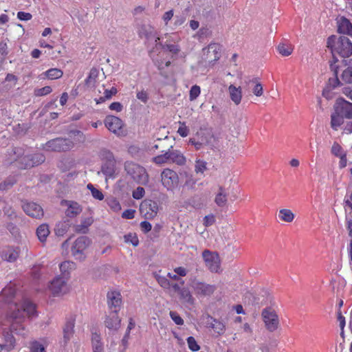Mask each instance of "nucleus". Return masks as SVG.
<instances>
[{
  "label": "nucleus",
  "instance_id": "58836bf2",
  "mask_svg": "<svg viewBox=\"0 0 352 352\" xmlns=\"http://www.w3.org/2000/svg\"><path fill=\"white\" fill-rule=\"evenodd\" d=\"M210 327L218 334L221 335L224 333L226 330L225 324L212 318H211V322L210 324Z\"/></svg>",
  "mask_w": 352,
  "mask_h": 352
},
{
  "label": "nucleus",
  "instance_id": "79ce46f5",
  "mask_svg": "<svg viewBox=\"0 0 352 352\" xmlns=\"http://www.w3.org/2000/svg\"><path fill=\"white\" fill-rule=\"evenodd\" d=\"M277 50L282 56H288L292 53L294 48L291 45L280 43Z\"/></svg>",
  "mask_w": 352,
  "mask_h": 352
},
{
  "label": "nucleus",
  "instance_id": "1a4fd4ad",
  "mask_svg": "<svg viewBox=\"0 0 352 352\" xmlns=\"http://www.w3.org/2000/svg\"><path fill=\"white\" fill-rule=\"evenodd\" d=\"M105 126L118 137H123L126 135L124 129V123L121 119L114 116H108L104 119Z\"/></svg>",
  "mask_w": 352,
  "mask_h": 352
},
{
  "label": "nucleus",
  "instance_id": "20e7f679",
  "mask_svg": "<svg viewBox=\"0 0 352 352\" xmlns=\"http://www.w3.org/2000/svg\"><path fill=\"white\" fill-rule=\"evenodd\" d=\"M124 168L127 174L137 183L142 185L148 183V175L143 166L132 162H127L125 163Z\"/></svg>",
  "mask_w": 352,
  "mask_h": 352
},
{
  "label": "nucleus",
  "instance_id": "ddd939ff",
  "mask_svg": "<svg viewBox=\"0 0 352 352\" xmlns=\"http://www.w3.org/2000/svg\"><path fill=\"white\" fill-rule=\"evenodd\" d=\"M107 297L108 307L110 312H115L118 314L122 303L120 293L116 291H111L107 293Z\"/></svg>",
  "mask_w": 352,
  "mask_h": 352
},
{
  "label": "nucleus",
  "instance_id": "c9c22d12",
  "mask_svg": "<svg viewBox=\"0 0 352 352\" xmlns=\"http://www.w3.org/2000/svg\"><path fill=\"white\" fill-rule=\"evenodd\" d=\"M344 116L341 114L338 113L336 110L335 113L331 115V126L334 130H338V128L340 127L342 124H344Z\"/></svg>",
  "mask_w": 352,
  "mask_h": 352
},
{
  "label": "nucleus",
  "instance_id": "c756f323",
  "mask_svg": "<svg viewBox=\"0 0 352 352\" xmlns=\"http://www.w3.org/2000/svg\"><path fill=\"white\" fill-rule=\"evenodd\" d=\"M16 294V289L13 285H10L3 289L1 293V297L6 302L10 303L12 302V298Z\"/></svg>",
  "mask_w": 352,
  "mask_h": 352
},
{
  "label": "nucleus",
  "instance_id": "603ef678",
  "mask_svg": "<svg viewBox=\"0 0 352 352\" xmlns=\"http://www.w3.org/2000/svg\"><path fill=\"white\" fill-rule=\"evenodd\" d=\"M137 98L142 102L146 104L149 99L148 92L144 89L138 90L136 93Z\"/></svg>",
  "mask_w": 352,
  "mask_h": 352
},
{
  "label": "nucleus",
  "instance_id": "5701e85b",
  "mask_svg": "<svg viewBox=\"0 0 352 352\" xmlns=\"http://www.w3.org/2000/svg\"><path fill=\"white\" fill-rule=\"evenodd\" d=\"M76 267V263L71 261H65L61 263L59 265V268L61 273L60 276L68 280L71 272L74 270Z\"/></svg>",
  "mask_w": 352,
  "mask_h": 352
},
{
  "label": "nucleus",
  "instance_id": "9d476101",
  "mask_svg": "<svg viewBox=\"0 0 352 352\" xmlns=\"http://www.w3.org/2000/svg\"><path fill=\"white\" fill-rule=\"evenodd\" d=\"M182 286L179 284L174 283L172 284V289L177 293L179 301L186 305H192L195 302V298L192 295L190 289L184 286V281L181 283Z\"/></svg>",
  "mask_w": 352,
  "mask_h": 352
},
{
  "label": "nucleus",
  "instance_id": "423d86ee",
  "mask_svg": "<svg viewBox=\"0 0 352 352\" xmlns=\"http://www.w3.org/2000/svg\"><path fill=\"white\" fill-rule=\"evenodd\" d=\"M91 244V240L85 236L77 238L71 248L72 255L76 260L83 261L86 257V251Z\"/></svg>",
  "mask_w": 352,
  "mask_h": 352
},
{
  "label": "nucleus",
  "instance_id": "4d7b16f0",
  "mask_svg": "<svg viewBox=\"0 0 352 352\" xmlns=\"http://www.w3.org/2000/svg\"><path fill=\"white\" fill-rule=\"evenodd\" d=\"M173 29H176L177 27L182 25L185 23L186 19L184 15H176L173 18Z\"/></svg>",
  "mask_w": 352,
  "mask_h": 352
},
{
  "label": "nucleus",
  "instance_id": "864d4df0",
  "mask_svg": "<svg viewBox=\"0 0 352 352\" xmlns=\"http://www.w3.org/2000/svg\"><path fill=\"white\" fill-rule=\"evenodd\" d=\"M201 93V89L199 86L198 85H193L189 93V99L190 101H193L199 96Z\"/></svg>",
  "mask_w": 352,
  "mask_h": 352
},
{
  "label": "nucleus",
  "instance_id": "c85d7f7f",
  "mask_svg": "<svg viewBox=\"0 0 352 352\" xmlns=\"http://www.w3.org/2000/svg\"><path fill=\"white\" fill-rule=\"evenodd\" d=\"M75 322L74 320L70 319L66 322L63 327V340L67 343L72 338L74 334Z\"/></svg>",
  "mask_w": 352,
  "mask_h": 352
},
{
  "label": "nucleus",
  "instance_id": "2eb2a0df",
  "mask_svg": "<svg viewBox=\"0 0 352 352\" xmlns=\"http://www.w3.org/2000/svg\"><path fill=\"white\" fill-rule=\"evenodd\" d=\"M243 87L248 91L252 89V93L257 97L261 96L263 94V86L257 78L246 77L244 79Z\"/></svg>",
  "mask_w": 352,
  "mask_h": 352
},
{
  "label": "nucleus",
  "instance_id": "f3484780",
  "mask_svg": "<svg viewBox=\"0 0 352 352\" xmlns=\"http://www.w3.org/2000/svg\"><path fill=\"white\" fill-rule=\"evenodd\" d=\"M157 204L151 200L144 201L140 205V211L147 219L153 218L157 212Z\"/></svg>",
  "mask_w": 352,
  "mask_h": 352
},
{
  "label": "nucleus",
  "instance_id": "6e6552de",
  "mask_svg": "<svg viewBox=\"0 0 352 352\" xmlns=\"http://www.w3.org/2000/svg\"><path fill=\"white\" fill-rule=\"evenodd\" d=\"M74 143L69 139L56 138L48 141L44 146V149L47 151H67L72 149Z\"/></svg>",
  "mask_w": 352,
  "mask_h": 352
},
{
  "label": "nucleus",
  "instance_id": "c03bdc74",
  "mask_svg": "<svg viewBox=\"0 0 352 352\" xmlns=\"http://www.w3.org/2000/svg\"><path fill=\"white\" fill-rule=\"evenodd\" d=\"M207 170L206 162L201 160H197L195 165V172L197 174L204 175V172Z\"/></svg>",
  "mask_w": 352,
  "mask_h": 352
},
{
  "label": "nucleus",
  "instance_id": "e2e57ef3",
  "mask_svg": "<svg viewBox=\"0 0 352 352\" xmlns=\"http://www.w3.org/2000/svg\"><path fill=\"white\" fill-rule=\"evenodd\" d=\"M170 316L176 324L182 325L184 324V320L177 312L170 311Z\"/></svg>",
  "mask_w": 352,
  "mask_h": 352
},
{
  "label": "nucleus",
  "instance_id": "7ed1b4c3",
  "mask_svg": "<svg viewBox=\"0 0 352 352\" xmlns=\"http://www.w3.org/2000/svg\"><path fill=\"white\" fill-rule=\"evenodd\" d=\"M327 47L333 55L337 54L342 57H349L352 54V43L344 36H329L327 39Z\"/></svg>",
  "mask_w": 352,
  "mask_h": 352
},
{
  "label": "nucleus",
  "instance_id": "dca6fc26",
  "mask_svg": "<svg viewBox=\"0 0 352 352\" xmlns=\"http://www.w3.org/2000/svg\"><path fill=\"white\" fill-rule=\"evenodd\" d=\"M336 110L346 119H352V103L340 98L337 100Z\"/></svg>",
  "mask_w": 352,
  "mask_h": 352
},
{
  "label": "nucleus",
  "instance_id": "f257e3e1",
  "mask_svg": "<svg viewBox=\"0 0 352 352\" xmlns=\"http://www.w3.org/2000/svg\"><path fill=\"white\" fill-rule=\"evenodd\" d=\"M14 309L10 307L12 313L8 316L6 320L2 324L3 326H10L11 332L22 336L25 335V329L21 324L25 316L33 317L35 314V306L33 303L28 300H25L21 305H18L16 302L13 305Z\"/></svg>",
  "mask_w": 352,
  "mask_h": 352
},
{
  "label": "nucleus",
  "instance_id": "f704fd0d",
  "mask_svg": "<svg viewBox=\"0 0 352 352\" xmlns=\"http://www.w3.org/2000/svg\"><path fill=\"white\" fill-rule=\"evenodd\" d=\"M47 78L50 80H56L60 78L63 75V72L58 68H52L42 74Z\"/></svg>",
  "mask_w": 352,
  "mask_h": 352
},
{
  "label": "nucleus",
  "instance_id": "a19ab883",
  "mask_svg": "<svg viewBox=\"0 0 352 352\" xmlns=\"http://www.w3.org/2000/svg\"><path fill=\"white\" fill-rule=\"evenodd\" d=\"M93 223L91 218H87L82 220L80 224L77 225L75 228V230L77 232L86 233L88 230V227Z\"/></svg>",
  "mask_w": 352,
  "mask_h": 352
},
{
  "label": "nucleus",
  "instance_id": "0eeeda50",
  "mask_svg": "<svg viewBox=\"0 0 352 352\" xmlns=\"http://www.w3.org/2000/svg\"><path fill=\"white\" fill-rule=\"evenodd\" d=\"M161 182L167 190L173 191L179 186V178L175 170L167 168L161 173Z\"/></svg>",
  "mask_w": 352,
  "mask_h": 352
},
{
  "label": "nucleus",
  "instance_id": "9b49d317",
  "mask_svg": "<svg viewBox=\"0 0 352 352\" xmlns=\"http://www.w3.org/2000/svg\"><path fill=\"white\" fill-rule=\"evenodd\" d=\"M67 279L60 276H56L50 283L48 288L52 294L54 296H60L68 292L67 285Z\"/></svg>",
  "mask_w": 352,
  "mask_h": 352
},
{
  "label": "nucleus",
  "instance_id": "72a5a7b5",
  "mask_svg": "<svg viewBox=\"0 0 352 352\" xmlns=\"http://www.w3.org/2000/svg\"><path fill=\"white\" fill-rule=\"evenodd\" d=\"M50 233L49 226L45 223L40 225L36 229V235L41 243H44L46 241Z\"/></svg>",
  "mask_w": 352,
  "mask_h": 352
},
{
  "label": "nucleus",
  "instance_id": "37998d69",
  "mask_svg": "<svg viewBox=\"0 0 352 352\" xmlns=\"http://www.w3.org/2000/svg\"><path fill=\"white\" fill-rule=\"evenodd\" d=\"M5 341L6 344H3L6 346V352L12 350L15 344V339L14 336L11 334L7 332L4 334Z\"/></svg>",
  "mask_w": 352,
  "mask_h": 352
},
{
  "label": "nucleus",
  "instance_id": "7c9ffc66",
  "mask_svg": "<svg viewBox=\"0 0 352 352\" xmlns=\"http://www.w3.org/2000/svg\"><path fill=\"white\" fill-rule=\"evenodd\" d=\"M228 201V194L224 188L220 186L219 191L215 196L214 202L219 207H223Z\"/></svg>",
  "mask_w": 352,
  "mask_h": 352
},
{
  "label": "nucleus",
  "instance_id": "4468645a",
  "mask_svg": "<svg viewBox=\"0 0 352 352\" xmlns=\"http://www.w3.org/2000/svg\"><path fill=\"white\" fill-rule=\"evenodd\" d=\"M191 287L197 296H210L216 290L215 285L207 284L198 280H194L192 283Z\"/></svg>",
  "mask_w": 352,
  "mask_h": 352
},
{
  "label": "nucleus",
  "instance_id": "13d9d810",
  "mask_svg": "<svg viewBox=\"0 0 352 352\" xmlns=\"http://www.w3.org/2000/svg\"><path fill=\"white\" fill-rule=\"evenodd\" d=\"M52 89L50 86H45L44 87L36 89L34 91V94L36 96H46L52 92Z\"/></svg>",
  "mask_w": 352,
  "mask_h": 352
},
{
  "label": "nucleus",
  "instance_id": "f03ea898",
  "mask_svg": "<svg viewBox=\"0 0 352 352\" xmlns=\"http://www.w3.org/2000/svg\"><path fill=\"white\" fill-rule=\"evenodd\" d=\"M8 163L15 162L21 169H26L38 166L45 161V156L41 153L30 154L28 151L21 147H14L8 151Z\"/></svg>",
  "mask_w": 352,
  "mask_h": 352
},
{
  "label": "nucleus",
  "instance_id": "5fc2aeb1",
  "mask_svg": "<svg viewBox=\"0 0 352 352\" xmlns=\"http://www.w3.org/2000/svg\"><path fill=\"white\" fill-rule=\"evenodd\" d=\"M331 153L336 157H339L344 155L346 153L339 144H338L337 142H334L331 147Z\"/></svg>",
  "mask_w": 352,
  "mask_h": 352
},
{
  "label": "nucleus",
  "instance_id": "39448f33",
  "mask_svg": "<svg viewBox=\"0 0 352 352\" xmlns=\"http://www.w3.org/2000/svg\"><path fill=\"white\" fill-rule=\"evenodd\" d=\"M261 318L265 329L274 332L280 327V320L277 312L272 307H266L261 311Z\"/></svg>",
  "mask_w": 352,
  "mask_h": 352
},
{
  "label": "nucleus",
  "instance_id": "680f3d73",
  "mask_svg": "<svg viewBox=\"0 0 352 352\" xmlns=\"http://www.w3.org/2000/svg\"><path fill=\"white\" fill-rule=\"evenodd\" d=\"M177 133L183 138L188 136L189 134V129L186 126L185 122H179Z\"/></svg>",
  "mask_w": 352,
  "mask_h": 352
},
{
  "label": "nucleus",
  "instance_id": "69168bd1",
  "mask_svg": "<svg viewBox=\"0 0 352 352\" xmlns=\"http://www.w3.org/2000/svg\"><path fill=\"white\" fill-rule=\"evenodd\" d=\"M109 207L115 212L120 211L121 210V206L118 201L116 199H111L108 201Z\"/></svg>",
  "mask_w": 352,
  "mask_h": 352
},
{
  "label": "nucleus",
  "instance_id": "bf43d9fd",
  "mask_svg": "<svg viewBox=\"0 0 352 352\" xmlns=\"http://www.w3.org/2000/svg\"><path fill=\"white\" fill-rule=\"evenodd\" d=\"M191 204L196 209H201L205 206L202 199L198 196L192 198Z\"/></svg>",
  "mask_w": 352,
  "mask_h": 352
},
{
  "label": "nucleus",
  "instance_id": "f8f14e48",
  "mask_svg": "<svg viewBox=\"0 0 352 352\" xmlns=\"http://www.w3.org/2000/svg\"><path fill=\"white\" fill-rule=\"evenodd\" d=\"M203 258L206 267L212 272H219L220 259L217 254L211 252L209 250H204L202 253Z\"/></svg>",
  "mask_w": 352,
  "mask_h": 352
},
{
  "label": "nucleus",
  "instance_id": "bb28decb",
  "mask_svg": "<svg viewBox=\"0 0 352 352\" xmlns=\"http://www.w3.org/2000/svg\"><path fill=\"white\" fill-rule=\"evenodd\" d=\"M19 256V252L12 247H8L3 250L1 252V258L3 260L8 262L15 261Z\"/></svg>",
  "mask_w": 352,
  "mask_h": 352
},
{
  "label": "nucleus",
  "instance_id": "473e14b6",
  "mask_svg": "<svg viewBox=\"0 0 352 352\" xmlns=\"http://www.w3.org/2000/svg\"><path fill=\"white\" fill-rule=\"evenodd\" d=\"M221 46L217 43H211L207 47L208 58H212L214 60L220 58Z\"/></svg>",
  "mask_w": 352,
  "mask_h": 352
},
{
  "label": "nucleus",
  "instance_id": "412c9836",
  "mask_svg": "<svg viewBox=\"0 0 352 352\" xmlns=\"http://www.w3.org/2000/svg\"><path fill=\"white\" fill-rule=\"evenodd\" d=\"M120 319L118 314L115 312H109L104 320L105 327L109 329L117 330L120 327Z\"/></svg>",
  "mask_w": 352,
  "mask_h": 352
},
{
  "label": "nucleus",
  "instance_id": "49530a36",
  "mask_svg": "<svg viewBox=\"0 0 352 352\" xmlns=\"http://www.w3.org/2000/svg\"><path fill=\"white\" fill-rule=\"evenodd\" d=\"M124 242L126 243H131L133 246L136 247L139 244V239L135 233L130 232L124 236Z\"/></svg>",
  "mask_w": 352,
  "mask_h": 352
},
{
  "label": "nucleus",
  "instance_id": "6e6d98bb",
  "mask_svg": "<svg viewBox=\"0 0 352 352\" xmlns=\"http://www.w3.org/2000/svg\"><path fill=\"white\" fill-rule=\"evenodd\" d=\"M157 280L160 285L164 289H172V284L164 276H157Z\"/></svg>",
  "mask_w": 352,
  "mask_h": 352
},
{
  "label": "nucleus",
  "instance_id": "4c0bfd02",
  "mask_svg": "<svg viewBox=\"0 0 352 352\" xmlns=\"http://www.w3.org/2000/svg\"><path fill=\"white\" fill-rule=\"evenodd\" d=\"M115 162L113 160H109L102 166V173L107 176L111 177L115 172Z\"/></svg>",
  "mask_w": 352,
  "mask_h": 352
},
{
  "label": "nucleus",
  "instance_id": "a211bd4d",
  "mask_svg": "<svg viewBox=\"0 0 352 352\" xmlns=\"http://www.w3.org/2000/svg\"><path fill=\"white\" fill-rule=\"evenodd\" d=\"M23 209L28 215L34 218H41L43 216L42 207L34 202H27L23 204Z\"/></svg>",
  "mask_w": 352,
  "mask_h": 352
},
{
  "label": "nucleus",
  "instance_id": "393cba45",
  "mask_svg": "<svg viewBox=\"0 0 352 352\" xmlns=\"http://www.w3.org/2000/svg\"><path fill=\"white\" fill-rule=\"evenodd\" d=\"M228 91L230 94V97L232 101L236 104L238 105L241 103L242 99V90L241 87H236L233 85H230L228 87Z\"/></svg>",
  "mask_w": 352,
  "mask_h": 352
},
{
  "label": "nucleus",
  "instance_id": "8fccbe9b",
  "mask_svg": "<svg viewBox=\"0 0 352 352\" xmlns=\"http://www.w3.org/2000/svg\"><path fill=\"white\" fill-rule=\"evenodd\" d=\"M8 54V45L6 42L0 43V67L6 60V56Z\"/></svg>",
  "mask_w": 352,
  "mask_h": 352
},
{
  "label": "nucleus",
  "instance_id": "a878e982",
  "mask_svg": "<svg viewBox=\"0 0 352 352\" xmlns=\"http://www.w3.org/2000/svg\"><path fill=\"white\" fill-rule=\"evenodd\" d=\"M152 161L157 165H164L173 164L172 163V155L171 150H167L162 155H159L153 158Z\"/></svg>",
  "mask_w": 352,
  "mask_h": 352
},
{
  "label": "nucleus",
  "instance_id": "de8ad7c7",
  "mask_svg": "<svg viewBox=\"0 0 352 352\" xmlns=\"http://www.w3.org/2000/svg\"><path fill=\"white\" fill-rule=\"evenodd\" d=\"M16 182L15 177H9L5 181L0 183V190H6L10 188Z\"/></svg>",
  "mask_w": 352,
  "mask_h": 352
},
{
  "label": "nucleus",
  "instance_id": "6ab92c4d",
  "mask_svg": "<svg viewBox=\"0 0 352 352\" xmlns=\"http://www.w3.org/2000/svg\"><path fill=\"white\" fill-rule=\"evenodd\" d=\"M61 205L67 207L65 214L69 218L76 217L82 210L81 206L74 201L63 200Z\"/></svg>",
  "mask_w": 352,
  "mask_h": 352
},
{
  "label": "nucleus",
  "instance_id": "2f4dec72",
  "mask_svg": "<svg viewBox=\"0 0 352 352\" xmlns=\"http://www.w3.org/2000/svg\"><path fill=\"white\" fill-rule=\"evenodd\" d=\"M280 221L286 223H291L294 221L295 215L289 209H280L278 214Z\"/></svg>",
  "mask_w": 352,
  "mask_h": 352
},
{
  "label": "nucleus",
  "instance_id": "09e8293b",
  "mask_svg": "<svg viewBox=\"0 0 352 352\" xmlns=\"http://www.w3.org/2000/svg\"><path fill=\"white\" fill-rule=\"evenodd\" d=\"M98 76V70L96 68H91L89 71L88 77L85 80L86 85L88 86L92 85Z\"/></svg>",
  "mask_w": 352,
  "mask_h": 352
},
{
  "label": "nucleus",
  "instance_id": "774afa93",
  "mask_svg": "<svg viewBox=\"0 0 352 352\" xmlns=\"http://www.w3.org/2000/svg\"><path fill=\"white\" fill-rule=\"evenodd\" d=\"M174 12L173 10L166 12L162 16L165 25H168V22L173 18Z\"/></svg>",
  "mask_w": 352,
  "mask_h": 352
},
{
  "label": "nucleus",
  "instance_id": "4be33fe9",
  "mask_svg": "<svg viewBox=\"0 0 352 352\" xmlns=\"http://www.w3.org/2000/svg\"><path fill=\"white\" fill-rule=\"evenodd\" d=\"M338 29L340 33L352 36V24L346 18L340 17L338 20Z\"/></svg>",
  "mask_w": 352,
  "mask_h": 352
},
{
  "label": "nucleus",
  "instance_id": "b1692460",
  "mask_svg": "<svg viewBox=\"0 0 352 352\" xmlns=\"http://www.w3.org/2000/svg\"><path fill=\"white\" fill-rule=\"evenodd\" d=\"M157 143L155 144L153 146V149H162V153L166 152L167 150H171L173 148V140L170 138L166 136L164 139H158Z\"/></svg>",
  "mask_w": 352,
  "mask_h": 352
},
{
  "label": "nucleus",
  "instance_id": "cd10ccee",
  "mask_svg": "<svg viewBox=\"0 0 352 352\" xmlns=\"http://www.w3.org/2000/svg\"><path fill=\"white\" fill-rule=\"evenodd\" d=\"M172 163L179 166H184L186 164L187 159L184 153L179 150L171 149Z\"/></svg>",
  "mask_w": 352,
  "mask_h": 352
},
{
  "label": "nucleus",
  "instance_id": "3c124183",
  "mask_svg": "<svg viewBox=\"0 0 352 352\" xmlns=\"http://www.w3.org/2000/svg\"><path fill=\"white\" fill-rule=\"evenodd\" d=\"M341 78L346 83H352V67H349L342 72Z\"/></svg>",
  "mask_w": 352,
  "mask_h": 352
},
{
  "label": "nucleus",
  "instance_id": "aec40b11",
  "mask_svg": "<svg viewBox=\"0 0 352 352\" xmlns=\"http://www.w3.org/2000/svg\"><path fill=\"white\" fill-rule=\"evenodd\" d=\"M138 33L140 38H144L148 41L152 39H155V41L157 42L158 40H160L159 37L155 36L156 34L155 28L150 24L142 25L139 28Z\"/></svg>",
  "mask_w": 352,
  "mask_h": 352
},
{
  "label": "nucleus",
  "instance_id": "0e129e2a",
  "mask_svg": "<svg viewBox=\"0 0 352 352\" xmlns=\"http://www.w3.org/2000/svg\"><path fill=\"white\" fill-rule=\"evenodd\" d=\"M30 352H45V349L41 344L34 342L31 346Z\"/></svg>",
  "mask_w": 352,
  "mask_h": 352
},
{
  "label": "nucleus",
  "instance_id": "052dcab7",
  "mask_svg": "<svg viewBox=\"0 0 352 352\" xmlns=\"http://www.w3.org/2000/svg\"><path fill=\"white\" fill-rule=\"evenodd\" d=\"M187 343L189 349L192 351H197L200 349L195 339L192 336L188 338Z\"/></svg>",
  "mask_w": 352,
  "mask_h": 352
},
{
  "label": "nucleus",
  "instance_id": "ea45409f",
  "mask_svg": "<svg viewBox=\"0 0 352 352\" xmlns=\"http://www.w3.org/2000/svg\"><path fill=\"white\" fill-rule=\"evenodd\" d=\"M91 342L94 352H102L103 347L100 342V336L96 333L92 334Z\"/></svg>",
  "mask_w": 352,
  "mask_h": 352
},
{
  "label": "nucleus",
  "instance_id": "338daca9",
  "mask_svg": "<svg viewBox=\"0 0 352 352\" xmlns=\"http://www.w3.org/2000/svg\"><path fill=\"white\" fill-rule=\"evenodd\" d=\"M145 191L144 188L142 187H138L133 192V197L135 199H140L142 198L144 195Z\"/></svg>",
  "mask_w": 352,
  "mask_h": 352
},
{
  "label": "nucleus",
  "instance_id": "e433bc0d",
  "mask_svg": "<svg viewBox=\"0 0 352 352\" xmlns=\"http://www.w3.org/2000/svg\"><path fill=\"white\" fill-rule=\"evenodd\" d=\"M185 175V181L184 184V187L186 188L188 190H195V185L197 184V179L195 176L192 173H189L187 172L184 173Z\"/></svg>",
  "mask_w": 352,
  "mask_h": 352
},
{
  "label": "nucleus",
  "instance_id": "a18cd8bd",
  "mask_svg": "<svg viewBox=\"0 0 352 352\" xmlns=\"http://www.w3.org/2000/svg\"><path fill=\"white\" fill-rule=\"evenodd\" d=\"M87 188L91 191V195L96 199L102 201L104 199V195L102 191L94 186L91 184H88Z\"/></svg>",
  "mask_w": 352,
  "mask_h": 352
}]
</instances>
